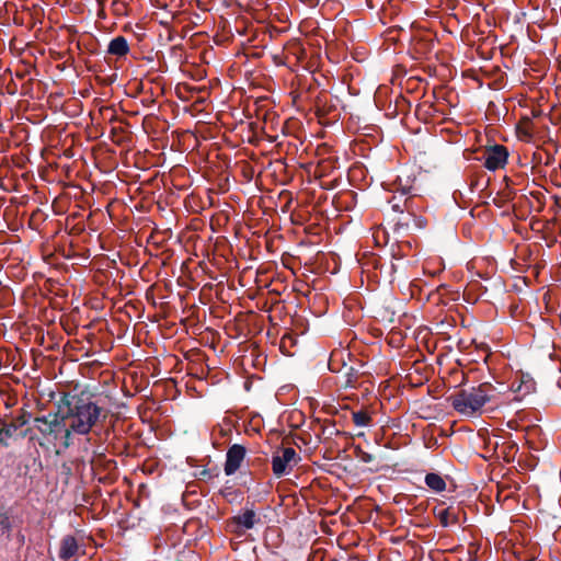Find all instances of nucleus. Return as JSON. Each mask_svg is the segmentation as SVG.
<instances>
[{
	"label": "nucleus",
	"mask_w": 561,
	"mask_h": 561,
	"mask_svg": "<svg viewBox=\"0 0 561 561\" xmlns=\"http://www.w3.org/2000/svg\"><path fill=\"white\" fill-rule=\"evenodd\" d=\"M102 415V409L94 402L78 399L67 402L66 410H61L64 420V447L71 444V435H87L98 424Z\"/></svg>",
	"instance_id": "f257e3e1"
},
{
	"label": "nucleus",
	"mask_w": 561,
	"mask_h": 561,
	"mask_svg": "<svg viewBox=\"0 0 561 561\" xmlns=\"http://www.w3.org/2000/svg\"><path fill=\"white\" fill-rule=\"evenodd\" d=\"M490 389V385L483 383L461 390L451 397V405L461 415L474 416L491 400Z\"/></svg>",
	"instance_id": "f03ea898"
},
{
	"label": "nucleus",
	"mask_w": 561,
	"mask_h": 561,
	"mask_svg": "<svg viewBox=\"0 0 561 561\" xmlns=\"http://www.w3.org/2000/svg\"><path fill=\"white\" fill-rule=\"evenodd\" d=\"M301 457L291 447L276 449L272 455V470L275 477L288 476L296 467Z\"/></svg>",
	"instance_id": "7ed1b4c3"
},
{
	"label": "nucleus",
	"mask_w": 561,
	"mask_h": 561,
	"mask_svg": "<svg viewBox=\"0 0 561 561\" xmlns=\"http://www.w3.org/2000/svg\"><path fill=\"white\" fill-rule=\"evenodd\" d=\"M37 431L48 440L55 442L58 434L64 430V420H61V409L58 413H48L47 415L35 419Z\"/></svg>",
	"instance_id": "20e7f679"
},
{
	"label": "nucleus",
	"mask_w": 561,
	"mask_h": 561,
	"mask_svg": "<svg viewBox=\"0 0 561 561\" xmlns=\"http://www.w3.org/2000/svg\"><path fill=\"white\" fill-rule=\"evenodd\" d=\"M247 455V449L244 446L239 444H233L227 450L226 462H225V473L227 476L234 474L241 467Z\"/></svg>",
	"instance_id": "39448f33"
},
{
	"label": "nucleus",
	"mask_w": 561,
	"mask_h": 561,
	"mask_svg": "<svg viewBox=\"0 0 561 561\" xmlns=\"http://www.w3.org/2000/svg\"><path fill=\"white\" fill-rule=\"evenodd\" d=\"M508 151L504 146L495 145L484 153V167L490 171L504 168L507 162Z\"/></svg>",
	"instance_id": "423d86ee"
},
{
	"label": "nucleus",
	"mask_w": 561,
	"mask_h": 561,
	"mask_svg": "<svg viewBox=\"0 0 561 561\" xmlns=\"http://www.w3.org/2000/svg\"><path fill=\"white\" fill-rule=\"evenodd\" d=\"M107 53L116 57L126 56L129 53V45L124 36L114 37L108 46Z\"/></svg>",
	"instance_id": "0eeeda50"
},
{
	"label": "nucleus",
	"mask_w": 561,
	"mask_h": 561,
	"mask_svg": "<svg viewBox=\"0 0 561 561\" xmlns=\"http://www.w3.org/2000/svg\"><path fill=\"white\" fill-rule=\"evenodd\" d=\"M78 551V542L73 536H66L60 543L59 557L62 560H68L76 556Z\"/></svg>",
	"instance_id": "6e6552de"
},
{
	"label": "nucleus",
	"mask_w": 561,
	"mask_h": 561,
	"mask_svg": "<svg viewBox=\"0 0 561 561\" xmlns=\"http://www.w3.org/2000/svg\"><path fill=\"white\" fill-rule=\"evenodd\" d=\"M233 520L237 525L243 527L244 529H251L256 523V515L254 511L247 510L242 514L236 516Z\"/></svg>",
	"instance_id": "1a4fd4ad"
},
{
	"label": "nucleus",
	"mask_w": 561,
	"mask_h": 561,
	"mask_svg": "<svg viewBox=\"0 0 561 561\" xmlns=\"http://www.w3.org/2000/svg\"><path fill=\"white\" fill-rule=\"evenodd\" d=\"M436 516L444 527L457 523V515L453 507L437 510Z\"/></svg>",
	"instance_id": "9d476101"
},
{
	"label": "nucleus",
	"mask_w": 561,
	"mask_h": 561,
	"mask_svg": "<svg viewBox=\"0 0 561 561\" xmlns=\"http://www.w3.org/2000/svg\"><path fill=\"white\" fill-rule=\"evenodd\" d=\"M425 483L435 492H443L446 489L445 480L437 473H427L425 476Z\"/></svg>",
	"instance_id": "9b49d317"
},
{
	"label": "nucleus",
	"mask_w": 561,
	"mask_h": 561,
	"mask_svg": "<svg viewBox=\"0 0 561 561\" xmlns=\"http://www.w3.org/2000/svg\"><path fill=\"white\" fill-rule=\"evenodd\" d=\"M18 430V425L15 424H4L1 428H0V444L2 446H8V438L12 437L14 435V433L16 432Z\"/></svg>",
	"instance_id": "f8f14e48"
},
{
	"label": "nucleus",
	"mask_w": 561,
	"mask_h": 561,
	"mask_svg": "<svg viewBox=\"0 0 561 561\" xmlns=\"http://www.w3.org/2000/svg\"><path fill=\"white\" fill-rule=\"evenodd\" d=\"M352 416H353V422L355 423L356 426H360V427L368 426L371 422V417H370L369 413L364 410L353 412Z\"/></svg>",
	"instance_id": "ddd939ff"
},
{
	"label": "nucleus",
	"mask_w": 561,
	"mask_h": 561,
	"mask_svg": "<svg viewBox=\"0 0 561 561\" xmlns=\"http://www.w3.org/2000/svg\"><path fill=\"white\" fill-rule=\"evenodd\" d=\"M343 368L345 369L344 377L346 378V380L344 381L343 385L345 387H352L353 386V381L351 379V376L353 374V368L352 367H346L345 365L343 366Z\"/></svg>",
	"instance_id": "4468645a"
},
{
	"label": "nucleus",
	"mask_w": 561,
	"mask_h": 561,
	"mask_svg": "<svg viewBox=\"0 0 561 561\" xmlns=\"http://www.w3.org/2000/svg\"><path fill=\"white\" fill-rule=\"evenodd\" d=\"M337 356V354H332L331 355V359L329 362V367L331 370L335 371V367H334V364H335V357Z\"/></svg>",
	"instance_id": "2eb2a0df"
},
{
	"label": "nucleus",
	"mask_w": 561,
	"mask_h": 561,
	"mask_svg": "<svg viewBox=\"0 0 561 561\" xmlns=\"http://www.w3.org/2000/svg\"><path fill=\"white\" fill-rule=\"evenodd\" d=\"M392 209L394 211H402V208H401L400 204H398V203L392 204Z\"/></svg>",
	"instance_id": "dca6fc26"
},
{
	"label": "nucleus",
	"mask_w": 561,
	"mask_h": 561,
	"mask_svg": "<svg viewBox=\"0 0 561 561\" xmlns=\"http://www.w3.org/2000/svg\"><path fill=\"white\" fill-rule=\"evenodd\" d=\"M410 192V187H403L402 188V194L405 195Z\"/></svg>",
	"instance_id": "f3484780"
}]
</instances>
